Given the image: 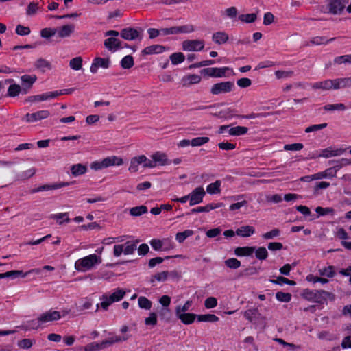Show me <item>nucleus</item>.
I'll return each mask as SVG.
<instances>
[{
	"label": "nucleus",
	"mask_w": 351,
	"mask_h": 351,
	"mask_svg": "<svg viewBox=\"0 0 351 351\" xmlns=\"http://www.w3.org/2000/svg\"><path fill=\"white\" fill-rule=\"evenodd\" d=\"M143 30L141 27H125L120 32L116 30H109L104 33L105 36H120L123 39L128 41L138 40L143 39Z\"/></svg>",
	"instance_id": "f257e3e1"
},
{
	"label": "nucleus",
	"mask_w": 351,
	"mask_h": 351,
	"mask_svg": "<svg viewBox=\"0 0 351 351\" xmlns=\"http://www.w3.org/2000/svg\"><path fill=\"white\" fill-rule=\"evenodd\" d=\"M302 296L306 300L319 304H324L328 300H333L335 295L330 292L324 290H311L305 289L302 291Z\"/></svg>",
	"instance_id": "f03ea898"
},
{
	"label": "nucleus",
	"mask_w": 351,
	"mask_h": 351,
	"mask_svg": "<svg viewBox=\"0 0 351 351\" xmlns=\"http://www.w3.org/2000/svg\"><path fill=\"white\" fill-rule=\"evenodd\" d=\"M130 338V336L128 335H125L123 336L114 335L112 336L106 340L102 341L101 343L93 342L87 344L84 347L85 351H96L104 349L107 347L112 346L115 343H119L121 341H125Z\"/></svg>",
	"instance_id": "7ed1b4c3"
},
{
	"label": "nucleus",
	"mask_w": 351,
	"mask_h": 351,
	"mask_svg": "<svg viewBox=\"0 0 351 351\" xmlns=\"http://www.w3.org/2000/svg\"><path fill=\"white\" fill-rule=\"evenodd\" d=\"M101 263V257L93 254L78 259L75 263V268L79 271H86Z\"/></svg>",
	"instance_id": "20e7f679"
},
{
	"label": "nucleus",
	"mask_w": 351,
	"mask_h": 351,
	"mask_svg": "<svg viewBox=\"0 0 351 351\" xmlns=\"http://www.w3.org/2000/svg\"><path fill=\"white\" fill-rule=\"evenodd\" d=\"M125 295V291L122 289H117L115 291L110 295L104 294L101 296V300L102 302H101V307L104 310H108V306L115 302H119L121 300Z\"/></svg>",
	"instance_id": "39448f33"
},
{
	"label": "nucleus",
	"mask_w": 351,
	"mask_h": 351,
	"mask_svg": "<svg viewBox=\"0 0 351 351\" xmlns=\"http://www.w3.org/2000/svg\"><path fill=\"white\" fill-rule=\"evenodd\" d=\"M139 243L138 240L135 241H128L124 245L119 244L115 245L113 249V254L115 257H119L122 253L125 255L132 254L137 249V244Z\"/></svg>",
	"instance_id": "423d86ee"
},
{
	"label": "nucleus",
	"mask_w": 351,
	"mask_h": 351,
	"mask_svg": "<svg viewBox=\"0 0 351 351\" xmlns=\"http://www.w3.org/2000/svg\"><path fill=\"white\" fill-rule=\"evenodd\" d=\"M235 88L233 82L226 81L214 84L210 88V93L214 95L226 94L232 92Z\"/></svg>",
	"instance_id": "0eeeda50"
},
{
	"label": "nucleus",
	"mask_w": 351,
	"mask_h": 351,
	"mask_svg": "<svg viewBox=\"0 0 351 351\" xmlns=\"http://www.w3.org/2000/svg\"><path fill=\"white\" fill-rule=\"evenodd\" d=\"M347 1L344 0H328L324 12L334 15L340 14L346 8Z\"/></svg>",
	"instance_id": "6e6552de"
},
{
	"label": "nucleus",
	"mask_w": 351,
	"mask_h": 351,
	"mask_svg": "<svg viewBox=\"0 0 351 351\" xmlns=\"http://www.w3.org/2000/svg\"><path fill=\"white\" fill-rule=\"evenodd\" d=\"M182 49L186 51H199L204 47L202 40H187L182 42Z\"/></svg>",
	"instance_id": "1a4fd4ad"
},
{
	"label": "nucleus",
	"mask_w": 351,
	"mask_h": 351,
	"mask_svg": "<svg viewBox=\"0 0 351 351\" xmlns=\"http://www.w3.org/2000/svg\"><path fill=\"white\" fill-rule=\"evenodd\" d=\"M189 205L191 206L199 204L203 201L206 192L202 186L195 188L189 194Z\"/></svg>",
	"instance_id": "9d476101"
},
{
	"label": "nucleus",
	"mask_w": 351,
	"mask_h": 351,
	"mask_svg": "<svg viewBox=\"0 0 351 351\" xmlns=\"http://www.w3.org/2000/svg\"><path fill=\"white\" fill-rule=\"evenodd\" d=\"M117 36H109L104 42V47L110 51L114 53L122 49V41Z\"/></svg>",
	"instance_id": "9b49d317"
},
{
	"label": "nucleus",
	"mask_w": 351,
	"mask_h": 351,
	"mask_svg": "<svg viewBox=\"0 0 351 351\" xmlns=\"http://www.w3.org/2000/svg\"><path fill=\"white\" fill-rule=\"evenodd\" d=\"M49 114L50 113L48 110H40L32 114L27 113L23 118V120L28 123H32L46 119L49 116Z\"/></svg>",
	"instance_id": "f8f14e48"
},
{
	"label": "nucleus",
	"mask_w": 351,
	"mask_h": 351,
	"mask_svg": "<svg viewBox=\"0 0 351 351\" xmlns=\"http://www.w3.org/2000/svg\"><path fill=\"white\" fill-rule=\"evenodd\" d=\"M151 158L153 159L154 167L157 165L165 166L169 165L171 163V160L168 159L167 155L162 152H156L151 155Z\"/></svg>",
	"instance_id": "ddd939ff"
},
{
	"label": "nucleus",
	"mask_w": 351,
	"mask_h": 351,
	"mask_svg": "<svg viewBox=\"0 0 351 351\" xmlns=\"http://www.w3.org/2000/svg\"><path fill=\"white\" fill-rule=\"evenodd\" d=\"M110 65V60L109 58L97 57L93 60L90 71L92 73H96L99 68L108 69Z\"/></svg>",
	"instance_id": "4468645a"
},
{
	"label": "nucleus",
	"mask_w": 351,
	"mask_h": 351,
	"mask_svg": "<svg viewBox=\"0 0 351 351\" xmlns=\"http://www.w3.org/2000/svg\"><path fill=\"white\" fill-rule=\"evenodd\" d=\"M228 70H229L228 67H210L202 69L201 73L213 77H222L225 76L226 72Z\"/></svg>",
	"instance_id": "2eb2a0df"
},
{
	"label": "nucleus",
	"mask_w": 351,
	"mask_h": 351,
	"mask_svg": "<svg viewBox=\"0 0 351 351\" xmlns=\"http://www.w3.org/2000/svg\"><path fill=\"white\" fill-rule=\"evenodd\" d=\"M61 317L60 313L56 311H47L38 317V322L46 323L60 319Z\"/></svg>",
	"instance_id": "dca6fc26"
},
{
	"label": "nucleus",
	"mask_w": 351,
	"mask_h": 351,
	"mask_svg": "<svg viewBox=\"0 0 351 351\" xmlns=\"http://www.w3.org/2000/svg\"><path fill=\"white\" fill-rule=\"evenodd\" d=\"M344 152L345 149L342 148L333 149L332 147H329L322 149L319 156L328 158L332 156H339L342 154Z\"/></svg>",
	"instance_id": "f3484780"
},
{
	"label": "nucleus",
	"mask_w": 351,
	"mask_h": 351,
	"mask_svg": "<svg viewBox=\"0 0 351 351\" xmlns=\"http://www.w3.org/2000/svg\"><path fill=\"white\" fill-rule=\"evenodd\" d=\"M56 34L60 38H66L71 36V34L74 32L75 26L74 25H65L62 27H57Z\"/></svg>",
	"instance_id": "a211bd4d"
},
{
	"label": "nucleus",
	"mask_w": 351,
	"mask_h": 351,
	"mask_svg": "<svg viewBox=\"0 0 351 351\" xmlns=\"http://www.w3.org/2000/svg\"><path fill=\"white\" fill-rule=\"evenodd\" d=\"M165 49V47L160 45H153L145 47L141 53L143 56L158 54L162 53Z\"/></svg>",
	"instance_id": "6ab92c4d"
},
{
	"label": "nucleus",
	"mask_w": 351,
	"mask_h": 351,
	"mask_svg": "<svg viewBox=\"0 0 351 351\" xmlns=\"http://www.w3.org/2000/svg\"><path fill=\"white\" fill-rule=\"evenodd\" d=\"M53 99V92H48L41 95L29 96L25 99V102H36L46 101L48 99Z\"/></svg>",
	"instance_id": "aec40b11"
},
{
	"label": "nucleus",
	"mask_w": 351,
	"mask_h": 351,
	"mask_svg": "<svg viewBox=\"0 0 351 351\" xmlns=\"http://www.w3.org/2000/svg\"><path fill=\"white\" fill-rule=\"evenodd\" d=\"M335 80H326L322 82L315 83L313 88L315 89L335 90Z\"/></svg>",
	"instance_id": "412c9836"
},
{
	"label": "nucleus",
	"mask_w": 351,
	"mask_h": 351,
	"mask_svg": "<svg viewBox=\"0 0 351 351\" xmlns=\"http://www.w3.org/2000/svg\"><path fill=\"white\" fill-rule=\"evenodd\" d=\"M229 36L225 32H217L212 36L213 41L217 45H222L228 42Z\"/></svg>",
	"instance_id": "4be33fe9"
},
{
	"label": "nucleus",
	"mask_w": 351,
	"mask_h": 351,
	"mask_svg": "<svg viewBox=\"0 0 351 351\" xmlns=\"http://www.w3.org/2000/svg\"><path fill=\"white\" fill-rule=\"evenodd\" d=\"M336 38H332L330 39H328L325 36H315L312 38L308 43L306 44V46L315 45H326L328 43H330L335 40Z\"/></svg>",
	"instance_id": "5701e85b"
},
{
	"label": "nucleus",
	"mask_w": 351,
	"mask_h": 351,
	"mask_svg": "<svg viewBox=\"0 0 351 351\" xmlns=\"http://www.w3.org/2000/svg\"><path fill=\"white\" fill-rule=\"evenodd\" d=\"M255 232V228L251 226H243L236 230L238 236L247 237L252 235Z\"/></svg>",
	"instance_id": "b1692460"
},
{
	"label": "nucleus",
	"mask_w": 351,
	"mask_h": 351,
	"mask_svg": "<svg viewBox=\"0 0 351 351\" xmlns=\"http://www.w3.org/2000/svg\"><path fill=\"white\" fill-rule=\"evenodd\" d=\"M106 168L110 166H120L123 165V159L116 156H108L103 159Z\"/></svg>",
	"instance_id": "393cba45"
},
{
	"label": "nucleus",
	"mask_w": 351,
	"mask_h": 351,
	"mask_svg": "<svg viewBox=\"0 0 351 351\" xmlns=\"http://www.w3.org/2000/svg\"><path fill=\"white\" fill-rule=\"evenodd\" d=\"M255 251V247H238L234 250V254L238 256H251Z\"/></svg>",
	"instance_id": "a878e982"
},
{
	"label": "nucleus",
	"mask_w": 351,
	"mask_h": 351,
	"mask_svg": "<svg viewBox=\"0 0 351 351\" xmlns=\"http://www.w3.org/2000/svg\"><path fill=\"white\" fill-rule=\"evenodd\" d=\"M201 77L198 75L192 74L183 77L182 79L184 86H188L192 84H198L201 81Z\"/></svg>",
	"instance_id": "bb28decb"
},
{
	"label": "nucleus",
	"mask_w": 351,
	"mask_h": 351,
	"mask_svg": "<svg viewBox=\"0 0 351 351\" xmlns=\"http://www.w3.org/2000/svg\"><path fill=\"white\" fill-rule=\"evenodd\" d=\"M335 90L351 87V77L335 79Z\"/></svg>",
	"instance_id": "cd10ccee"
},
{
	"label": "nucleus",
	"mask_w": 351,
	"mask_h": 351,
	"mask_svg": "<svg viewBox=\"0 0 351 351\" xmlns=\"http://www.w3.org/2000/svg\"><path fill=\"white\" fill-rule=\"evenodd\" d=\"M143 155H140L138 156H135L131 158L130 167L128 170L130 172L135 173L138 170V166L140 165H143Z\"/></svg>",
	"instance_id": "c85d7f7f"
},
{
	"label": "nucleus",
	"mask_w": 351,
	"mask_h": 351,
	"mask_svg": "<svg viewBox=\"0 0 351 351\" xmlns=\"http://www.w3.org/2000/svg\"><path fill=\"white\" fill-rule=\"evenodd\" d=\"M70 182H61L59 183H54L52 184H44L39 186L40 191H45L49 190H55L64 186H69Z\"/></svg>",
	"instance_id": "c756f323"
},
{
	"label": "nucleus",
	"mask_w": 351,
	"mask_h": 351,
	"mask_svg": "<svg viewBox=\"0 0 351 351\" xmlns=\"http://www.w3.org/2000/svg\"><path fill=\"white\" fill-rule=\"evenodd\" d=\"M166 243H169V239H164L162 240L154 239H152L149 242L152 247L156 251L162 250V247L166 244Z\"/></svg>",
	"instance_id": "7c9ffc66"
},
{
	"label": "nucleus",
	"mask_w": 351,
	"mask_h": 351,
	"mask_svg": "<svg viewBox=\"0 0 351 351\" xmlns=\"http://www.w3.org/2000/svg\"><path fill=\"white\" fill-rule=\"evenodd\" d=\"M176 315L184 324H192L197 317L195 314L190 313H186Z\"/></svg>",
	"instance_id": "2f4dec72"
},
{
	"label": "nucleus",
	"mask_w": 351,
	"mask_h": 351,
	"mask_svg": "<svg viewBox=\"0 0 351 351\" xmlns=\"http://www.w3.org/2000/svg\"><path fill=\"white\" fill-rule=\"evenodd\" d=\"M36 172V169L32 167L28 170L24 171L20 173L16 174V180H25L32 178Z\"/></svg>",
	"instance_id": "473e14b6"
},
{
	"label": "nucleus",
	"mask_w": 351,
	"mask_h": 351,
	"mask_svg": "<svg viewBox=\"0 0 351 351\" xmlns=\"http://www.w3.org/2000/svg\"><path fill=\"white\" fill-rule=\"evenodd\" d=\"M34 66L36 69H40L43 72H44L46 69H51V63L49 61H47V60H45L44 58H42L38 59L35 62Z\"/></svg>",
	"instance_id": "72a5a7b5"
},
{
	"label": "nucleus",
	"mask_w": 351,
	"mask_h": 351,
	"mask_svg": "<svg viewBox=\"0 0 351 351\" xmlns=\"http://www.w3.org/2000/svg\"><path fill=\"white\" fill-rule=\"evenodd\" d=\"M36 80L37 77L35 75H24L21 77L22 86L25 85L28 87H32Z\"/></svg>",
	"instance_id": "f704fd0d"
},
{
	"label": "nucleus",
	"mask_w": 351,
	"mask_h": 351,
	"mask_svg": "<svg viewBox=\"0 0 351 351\" xmlns=\"http://www.w3.org/2000/svg\"><path fill=\"white\" fill-rule=\"evenodd\" d=\"M337 170H334L333 168H328L323 172H319L315 174L316 180L324 178H333L336 176Z\"/></svg>",
	"instance_id": "c9c22d12"
},
{
	"label": "nucleus",
	"mask_w": 351,
	"mask_h": 351,
	"mask_svg": "<svg viewBox=\"0 0 351 351\" xmlns=\"http://www.w3.org/2000/svg\"><path fill=\"white\" fill-rule=\"evenodd\" d=\"M221 180H216L207 186L206 191L209 194H218L221 192Z\"/></svg>",
	"instance_id": "e433bc0d"
},
{
	"label": "nucleus",
	"mask_w": 351,
	"mask_h": 351,
	"mask_svg": "<svg viewBox=\"0 0 351 351\" xmlns=\"http://www.w3.org/2000/svg\"><path fill=\"white\" fill-rule=\"evenodd\" d=\"M148 211L147 206L141 205L139 206L132 207L130 209V214L133 217H139L143 214L147 213Z\"/></svg>",
	"instance_id": "4c0bfd02"
},
{
	"label": "nucleus",
	"mask_w": 351,
	"mask_h": 351,
	"mask_svg": "<svg viewBox=\"0 0 351 351\" xmlns=\"http://www.w3.org/2000/svg\"><path fill=\"white\" fill-rule=\"evenodd\" d=\"M248 131V128L244 126H236L229 129L228 132L231 136H241L245 134Z\"/></svg>",
	"instance_id": "58836bf2"
},
{
	"label": "nucleus",
	"mask_w": 351,
	"mask_h": 351,
	"mask_svg": "<svg viewBox=\"0 0 351 351\" xmlns=\"http://www.w3.org/2000/svg\"><path fill=\"white\" fill-rule=\"evenodd\" d=\"M87 168L82 164H76L72 165L71 171L74 176L82 175L86 172Z\"/></svg>",
	"instance_id": "ea45409f"
},
{
	"label": "nucleus",
	"mask_w": 351,
	"mask_h": 351,
	"mask_svg": "<svg viewBox=\"0 0 351 351\" xmlns=\"http://www.w3.org/2000/svg\"><path fill=\"white\" fill-rule=\"evenodd\" d=\"M121 66L124 69H129L134 66V58L132 56L128 55L122 58L120 62Z\"/></svg>",
	"instance_id": "a19ab883"
},
{
	"label": "nucleus",
	"mask_w": 351,
	"mask_h": 351,
	"mask_svg": "<svg viewBox=\"0 0 351 351\" xmlns=\"http://www.w3.org/2000/svg\"><path fill=\"white\" fill-rule=\"evenodd\" d=\"M51 218L57 220V222L60 225L64 222L69 223L70 221L68 213L54 214L51 216Z\"/></svg>",
	"instance_id": "79ce46f5"
},
{
	"label": "nucleus",
	"mask_w": 351,
	"mask_h": 351,
	"mask_svg": "<svg viewBox=\"0 0 351 351\" xmlns=\"http://www.w3.org/2000/svg\"><path fill=\"white\" fill-rule=\"evenodd\" d=\"M198 322H216L219 317L214 314H204L197 315Z\"/></svg>",
	"instance_id": "37998d69"
},
{
	"label": "nucleus",
	"mask_w": 351,
	"mask_h": 351,
	"mask_svg": "<svg viewBox=\"0 0 351 351\" xmlns=\"http://www.w3.org/2000/svg\"><path fill=\"white\" fill-rule=\"evenodd\" d=\"M21 86L16 84H12L8 89L7 96L14 97L21 93Z\"/></svg>",
	"instance_id": "c03bdc74"
},
{
	"label": "nucleus",
	"mask_w": 351,
	"mask_h": 351,
	"mask_svg": "<svg viewBox=\"0 0 351 351\" xmlns=\"http://www.w3.org/2000/svg\"><path fill=\"white\" fill-rule=\"evenodd\" d=\"M169 276L168 271H164L160 273H158L151 277L150 282L154 283L156 280L158 282H165L167 280Z\"/></svg>",
	"instance_id": "a18cd8bd"
},
{
	"label": "nucleus",
	"mask_w": 351,
	"mask_h": 351,
	"mask_svg": "<svg viewBox=\"0 0 351 351\" xmlns=\"http://www.w3.org/2000/svg\"><path fill=\"white\" fill-rule=\"evenodd\" d=\"M138 304L141 308L145 310L151 309L152 305V302L144 296H140L138 298Z\"/></svg>",
	"instance_id": "49530a36"
},
{
	"label": "nucleus",
	"mask_w": 351,
	"mask_h": 351,
	"mask_svg": "<svg viewBox=\"0 0 351 351\" xmlns=\"http://www.w3.org/2000/svg\"><path fill=\"white\" fill-rule=\"evenodd\" d=\"M169 58L171 61V63L174 65H176L184 62L185 56L182 53L178 52L172 53Z\"/></svg>",
	"instance_id": "de8ad7c7"
},
{
	"label": "nucleus",
	"mask_w": 351,
	"mask_h": 351,
	"mask_svg": "<svg viewBox=\"0 0 351 351\" xmlns=\"http://www.w3.org/2000/svg\"><path fill=\"white\" fill-rule=\"evenodd\" d=\"M258 316H261V314L257 308L248 309L244 312L245 318L250 322H252L254 318Z\"/></svg>",
	"instance_id": "09e8293b"
},
{
	"label": "nucleus",
	"mask_w": 351,
	"mask_h": 351,
	"mask_svg": "<svg viewBox=\"0 0 351 351\" xmlns=\"http://www.w3.org/2000/svg\"><path fill=\"white\" fill-rule=\"evenodd\" d=\"M193 234V231L191 230H186L182 232H178L176 235V240L180 243H183L186 238Z\"/></svg>",
	"instance_id": "8fccbe9b"
},
{
	"label": "nucleus",
	"mask_w": 351,
	"mask_h": 351,
	"mask_svg": "<svg viewBox=\"0 0 351 351\" xmlns=\"http://www.w3.org/2000/svg\"><path fill=\"white\" fill-rule=\"evenodd\" d=\"M257 19V15L255 13L241 14L239 16V19L242 22L250 23L254 22Z\"/></svg>",
	"instance_id": "3c124183"
},
{
	"label": "nucleus",
	"mask_w": 351,
	"mask_h": 351,
	"mask_svg": "<svg viewBox=\"0 0 351 351\" xmlns=\"http://www.w3.org/2000/svg\"><path fill=\"white\" fill-rule=\"evenodd\" d=\"M326 111H333V110H345L346 109V106L343 104L338 103L335 104H327L323 107Z\"/></svg>",
	"instance_id": "603ef678"
},
{
	"label": "nucleus",
	"mask_w": 351,
	"mask_h": 351,
	"mask_svg": "<svg viewBox=\"0 0 351 351\" xmlns=\"http://www.w3.org/2000/svg\"><path fill=\"white\" fill-rule=\"evenodd\" d=\"M334 63L337 64H351V54L343 55L335 58Z\"/></svg>",
	"instance_id": "864d4df0"
},
{
	"label": "nucleus",
	"mask_w": 351,
	"mask_h": 351,
	"mask_svg": "<svg viewBox=\"0 0 351 351\" xmlns=\"http://www.w3.org/2000/svg\"><path fill=\"white\" fill-rule=\"evenodd\" d=\"M69 66L73 70H80L82 66V58L80 56L72 58L69 62Z\"/></svg>",
	"instance_id": "5fc2aeb1"
},
{
	"label": "nucleus",
	"mask_w": 351,
	"mask_h": 351,
	"mask_svg": "<svg viewBox=\"0 0 351 351\" xmlns=\"http://www.w3.org/2000/svg\"><path fill=\"white\" fill-rule=\"evenodd\" d=\"M255 256L256 258L259 260H265L268 256V252L265 247H259L258 248H255Z\"/></svg>",
	"instance_id": "6e6d98bb"
},
{
	"label": "nucleus",
	"mask_w": 351,
	"mask_h": 351,
	"mask_svg": "<svg viewBox=\"0 0 351 351\" xmlns=\"http://www.w3.org/2000/svg\"><path fill=\"white\" fill-rule=\"evenodd\" d=\"M321 276H324L328 278H332L335 274V267L333 266L326 267L319 270Z\"/></svg>",
	"instance_id": "4d7b16f0"
},
{
	"label": "nucleus",
	"mask_w": 351,
	"mask_h": 351,
	"mask_svg": "<svg viewBox=\"0 0 351 351\" xmlns=\"http://www.w3.org/2000/svg\"><path fill=\"white\" fill-rule=\"evenodd\" d=\"M270 281L274 284L280 285H282L283 284H287L289 285H295L296 284L295 281L291 280L282 276H279L276 280H270Z\"/></svg>",
	"instance_id": "13d9d810"
},
{
	"label": "nucleus",
	"mask_w": 351,
	"mask_h": 351,
	"mask_svg": "<svg viewBox=\"0 0 351 351\" xmlns=\"http://www.w3.org/2000/svg\"><path fill=\"white\" fill-rule=\"evenodd\" d=\"M276 298L280 302H289L291 300V294L289 293L278 291L276 293Z\"/></svg>",
	"instance_id": "bf43d9fd"
},
{
	"label": "nucleus",
	"mask_w": 351,
	"mask_h": 351,
	"mask_svg": "<svg viewBox=\"0 0 351 351\" xmlns=\"http://www.w3.org/2000/svg\"><path fill=\"white\" fill-rule=\"evenodd\" d=\"M225 265L230 268V269H237L239 268L241 263V261L237 260L235 258H230L225 261Z\"/></svg>",
	"instance_id": "052dcab7"
},
{
	"label": "nucleus",
	"mask_w": 351,
	"mask_h": 351,
	"mask_svg": "<svg viewBox=\"0 0 351 351\" xmlns=\"http://www.w3.org/2000/svg\"><path fill=\"white\" fill-rule=\"evenodd\" d=\"M280 234V230L278 228H274L271 231L262 234V237L265 240H270L278 237Z\"/></svg>",
	"instance_id": "680f3d73"
},
{
	"label": "nucleus",
	"mask_w": 351,
	"mask_h": 351,
	"mask_svg": "<svg viewBox=\"0 0 351 351\" xmlns=\"http://www.w3.org/2000/svg\"><path fill=\"white\" fill-rule=\"evenodd\" d=\"M316 213L318 214L319 216H324L326 215H333L335 213V210L332 208L327 207V208H322L321 206H318L315 208Z\"/></svg>",
	"instance_id": "e2e57ef3"
},
{
	"label": "nucleus",
	"mask_w": 351,
	"mask_h": 351,
	"mask_svg": "<svg viewBox=\"0 0 351 351\" xmlns=\"http://www.w3.org/2000/svg\"><path fill=\"white\" fill-rule=\"evenodd\" d=\"M209 141V138L206 136L204 137H197L195 138H193L191 141V145L193 147H197V146H201Z\"/></svg>",
	"instance_id": "0e129e2a"
},
{
	"label": "nucleus",
	"mask_w": 351,
	"mask_h": 351,
	"mask_svg": "<svg viewBox=\"0 0 351 351\" xmlns=\"http://www.w3.org/2000/svg\"><path fill=\"white\" fill-rule=\"evenodd\" d=\"M178 34H189L193 32L195 27L191 24L184 25L182 26H178Z\"/></svg>",
	"instance_id": "69168bd1"
},
{
	"label": "nucleus",
	"mask_w": 351,
	"mask_h": 351,
	"mask_svg": "<svg viewBox=\"0 0 351 351\" xmlns=\"http://www.w3.org/2000/svg\"><path fill=\"white\" fill-rule=\"evenodd\" d=\"M57 29L56 28H44L40 31V36L45 38H49L56 34Z\"/></svg>",
	"instance_id": "338daca9"
},
{
	"label": "nucleus",
	"mask_w": 351,
	"mask_h": 351,
	"mask_svg": "<svg viewBox=\"0 0 351 351\" xmlns=\"http://www.w3.org/2000/svg\"><path fill=\"white\" fill-rule=\"evenodd\" d=\"M15 32L19 36H27L30 34L31 30L28 27H25L22 25H18L16 27Z\"/></svg>",
	"instance_id": "774afa93"
}]
</instances>
